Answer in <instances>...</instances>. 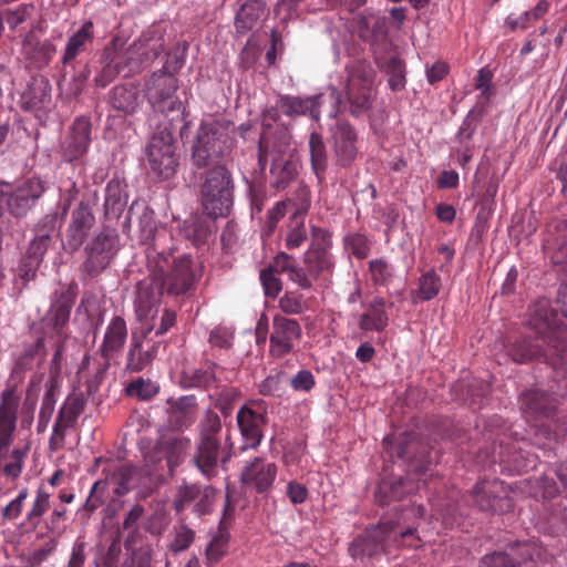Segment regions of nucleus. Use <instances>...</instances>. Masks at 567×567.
Instances as JSON below:
<instances>
[{
  "label": "nucleus",
  "mask_w": 567,
  "mask_h": 567,
  "mask_svg": "<svg viewBox=\"0 0 567 567\" xmlns=\"http://www.w3.org/2000/svg\"><path fill=\"white\" fill-rule=\"evenodd\" d=\"M143 239H153V248L147 252L148 277L140 280L136 288L135 312L140 320L152 315L163 295L181 296L193 290L196 276L193 260L187 255L174 257L171 252L157 251L161 238L166 231L155 233L154 220L145 214L141 219Z\"/></svg>",
  "instance_id": "obj_1"
},
{
  "label": "nucleus",
  "mask_w": 567,
  "mask_h": 567,
  "mask_svg": "<svg viewBox=\"0 0 567 567\" xmlns=\"http://www.w3.org/2000/svg\"><path fill=\"white\" fill-rule=\"evenodd\" d=\"M528 326L536 338H519L505 348L516 363L544 360L555 369L567 368V343L565 315L554 309L547 299L537 300L528 312Z\"/></svg>",
  "instance_id": "obj_2"
},
{
  "label": "nucleus",
  "mask_w": 567,
  "mask_h": 567,
  "mask_svg": "<svg viewBox=\"0 0 567 567\" xmlns=\"http://www.w3.org/2000/svg\"><path fill=\"white\" fill-rule=\"evenodd\" d=\"M422 506H410L402 511L396 522L386 520L373 528L367 529L362 535L355 537L350 544L348 551L353 559L373 557L384 550V543L393 539L399 545L419 547L420 537L416 535L414 525H405L409 518H421Z\"/></svg>",
  "instance_id": "obj_3"
},
{
  "label": "nucleus",
  "mask_w": 567,
  "mask_h": 567,
  "mask_svg": "<svg viewBox=\"0 0 567 567\" xmlns=\"http://www.w3.org/2000/svg\"><path fill=\"white\" fill-rule=\"evenodd\" d=\"M270 161L269 185L271 188L282 190L298 177V163L293 159L290 144L286 137L270 141L265 135L259 138L258 167L265 172Z\"/></svg>",
  "instance_id": "obj_4"
},
{
  "label": "nucleus",
  "mask_w": 567,
  "mask_h": 567,
  "mask_svg": "<svg viewBox=\"0 0 567 567\" xmlns=\"http://www.w3.org/2000/svg\"><path fill=\"white\" fill-rule=\"evenodd\" d=\"M234 140L216 120L202 121L192 145V162L197 168L219 165L233 150Z\"/></svg>",
  "instance_id": "obj_5"
},
{
  "label": "nucleus",
  "mask_w": 567,
  "mask_h": 567,
  "mask_svg": "<svg viewBox=\"0 0 567 567\" xmlns=\"http://www.w3.org/2000/svg\"><path fill=\"white\" fill-rule=\"evenodd\" d=\"M177 79L167 72L156 71L144 84L145 97L155 114L168 118L171 125L174 121H184L185 106L176 95Z\"/></svg>",
  "instance_id": "obj_6"
},
{
  "label": "nucleus",
  "mask_w": 567,
  "mask_h": 567,
  "mask_svg": "<svg viewBox=\"0 0 567 567\" xmlns=\"http://www.w3.org/2000/svg\"><path fill=\"white\" fill-rule=\"evenodd\" d=\"M200 198L205 213L210 217L229 214L234 199V182L225 165H215L205 172Z\"/></svg>",
  "instance_id": "obj_7"
},
{
  "label": "nucleus",
  "mask_w": 567,
  "mask_h": 567,
  "mask_svg": "<svg viewBox=\"0 0 567 567\" xmlns=\"http://www.w3.org/2000/svg\"><path fill=\"white\" fill-rule=\"evenodd\" d=\"M346 96L353 116L367 113L374 100L375 71L367 60H354L347 66Z\"/></svg>",
  "instance_id": "obj_8"
},
{
  "label": "nucleus",
  "mask_w": 567,
  "mask_h": 567,
  "mask_svg": "<svg viewBox=\"0 0 567 567\" xmlns=\"http://www.w3.org/2000/svg\"><path fill=\"white\" fill-rule=\"evenodd\" d=\"M145 153L148 173L155 178L168 179L175 175L178 158L175 152L173 132L167 125L152 135Z\"/></svg>",
  "instance_id": "obj_9"
},
{
  "label": "nucleus",
  "mask_w": 567,
  "mask_h": 567,
  "mask_svg": "<svg viewBox=\"0 0 567 567\" xmlns=\"http://www.w3.org/2000/svg\"><path fill=\"white\" fill-rule=\"evenodd\" d=\"M45 192L44 182L39 177L28 178L20 184H0V202L16 218H22L37 205Z\"/></svg>",
  "instance_id": "obj_10"
},
{
  "label": "nucleus",
  "mask_w": 567,
  "mask_h": 567,
  "mask_svg": "<svg viewBox=\"0 0 567 567\" xmlns=\"http://www.w3.org/2000/svg\"><path fill=\"white\" fill-rule=\"evenodd\" d=\"M470 499L474 507L488 514H503L514 507L511 486L497 478L478 481L470 493Z\"/></svg>",
  "instance_id": "obj_11"
},
{
  "label": "nucleus",
  "mask_w": 567,
  "mask_h": 567,
  "mask_svg": "<svg viewBox=\"0 0 567 567\" xmlns=\"http://www.w3.org/2000/svg\"><path fill=\"white\" fill-rule=\"evenodd\" d=\"M71 205V198L59 203L56 210L43 216L34 226V237L30 241L24 256L42 264L43 257L51 246L53 235L60 229Z\"/></svg>",
  "instance_id": "obj_12"
},
{
  "label": "nucleus",
  "mask_w": 567,
  "mask_h": 567,
  "mask_svg": "<svg viewBox=\"0 0 567 567\" xmlns=\"http://www.w3.org/2000/svg\"><path fill=\"white\" fill-rule=\"evenodd\" d=\"M384 443L391 456L409 461L410 471L419 475L429 470L432 463L430 450L414 433H402L393 441L386 437Z\"/></svg>",
  "instance_id": "obj_13"
},
{
  "label": "nucleus",
  "mask_w": 567,
  "mask_h": 567,
  "mask_svg": "<svg viewBox=\"0 0 567 567\" xmlns=\"http://www.w3.org/2000/svg\"><path fill=\"white\" fill-rule=\"evenodd\" d=\"M519 409L524 417L537 425L545 426L546 421L551 420L557 414L560 404L559 396L538 388L527 389L519 395Z\"/></svg>",
  "instance_id": "obj_14"
},
{
  "label": "nucleus",
  "mask_w": 567,
  "mask_h": 567,
  "mask_svg": "<svg viewBox=\"0 0 567 567\" xmlns=\"http://www.w3.org/2000/svg\"><path fill=\"white\" fill-rule=\"evenodd\" d=\"M233 457V446L223 445L220 440L198 437L192 463L208 480L217 476L218 468L226 470Z\"/></svg>",
  "instance_id": "obj_15"
},
{
  "label": "nucleus",
  "mask_w": 567,
  "mask_h": 567,
  "mask_svg": "<svg viewBox=\"0 0 567 567\" xmlns=\"http://www.w3.org/2000/svg\"><path fill=\"white\" fill-rule=\"evenodd\" d=\"M241 436V451L256 450L264 439L267 424V410L262 402L243 405L236 416Z\"/></svg>",
  "instance_id": "obj_16"
},
{
  "label": "nucleus",
  "mask_w": 567,
  "mask_h": 567,
  "mask_svg": "<svg viewBox=\"0 0 567 567\" xmlns=\"http://www.w3.org/2000/svg\"><path fill=\"white\" fill-rule=\"evenodd\" d=\"M219 497V491L212 485L185 483L182 484L176 492L174 509L177 513H182L187 506L192 505V509L196 515H209L213 513Z\"/></svg>",
  "instance_id": "obj_17"
},
{
  "label": "nucleus",
  "mask_w": 567,
  "mask_h": 567,
  "mask_svg": "<svg viewBox=\"0 0 567 567\" xmlns=\"http://www.w3.org/2000/svg\"><path fill=\"white\" fill-rule=\"evenodd\" d=\"M120 237L115 229L104 228L86 247V260L83 262L84 271L94 277L104 270L116 255Z\"/></svg>",
  "instance_id": "obj_18"
},
{
  "label": "nucleus",
  "mask_w": 567,
  "mask_h": 567,
  "mask_svg": "<svg viewBox=\"0 0 567 567\" xmlns=\"http://www.w3.org/2000/svg\"><path fill=\"white\" fill-rule=\"evenodd\" d=\"M20 403L21 396L16 385L7 386L0 393V456L14 443Z\"/></svg>",
  "instance_id": "obj_19"
},
{
  "label": "nucleus",
  "mask_w": 567,
  "mask_h": 567,
  "mask_svg": "<svg viewBox=\"0 0 567 567\" xmlns=\"http://www.w3.org/2000/svg\"><path fill=\"white\" fill-rule=\"evenodd\" d=\"M518 555L519 560L506 553L486 555L481 559V567H538L535 557L542 563L543 567L550 563L547 550L535 542L520 544Z\"/></svg>",
  "instance_id": "obj_20"
},
{
  "label": "nucleus",
  "mask_w": 567,
  "mask_h": 567,
  "mask_svg": "<svg viewBox=\"0 0 567 567\" xmlns=\"http://www.w3.org/2000/svg\"><path fill=\"white\" fill-rule=\"evenodd\" d=\"M329 143L332 147L336 163L341 167H350L358 155V134L355 128L346 120H337L329 128Z\"/></svg>",
  "instance_id": "obj_21"
},
{
  "label": "nucleus",
  "mask_w": 567,
  "mask_h": 567,
  "mask_svg": "<svg viewBox=\"0 0 567 567\" xmlns=\"http://www.w3.org/2000/svg\"><path fill=\"white\" fill-rule=\"evenodd\" d=\"M302 329L298 320L281 315L272 319L269 352L274 358H282L290 353L301 339Z\"/></svg>",
  "instance_id": "obj_22"
},
{
  "label": "nucleus",
  "mask_w": 567,
  "mask_h": 567,
  "mask_svg": "<svg viewBox=\"0 0 567 567\" xmlns=\"http://www.w3.org/2000/svg\"><path fill=\"white\" fill-rule=\"evenodd\" d=\"M278 467L265 457H254L247 462L240 473V482L258 494L267 493L274 485Z\"/></svg>",
  "instance_id": "obj_23"
},
{
  "label": "nucleus",
  "mask_w": 567,
  "mask_h": 567,
  "mask_svg": "<svg viewBox=\"0 0 567 567\" xmlns=\"http://www.w3.org/2000/svg\"><path fill=\"white\" fill-rule=\"evenodd\" d=\"M100 62L102 68L94 78V82L99 87H106L126 69L128 70L125 75L138 69L131 56L121 54L112 47H106L103 50Z\"/></svg>",
  "instance_id": "obj_24"
},
{
  "label": "nucleus",
  "mask_w": 567,
  "mask_h": 567,
  "mask_svg": "<svg viewBox=\"0 0 567 567\" xmlns=\"http://www.w3.org/2000/svg\"><path fill=\"white\" fill-rule=\"evenodd\" d=\"M75 298L76 293L71 287L53 293L50 308L43 319L45 331L68 330Z\"/></svg>",
  "instance_id": "obj_25"
},
{
  "label": "nucleus",
  "mask_w": 567,
  "mask_h": 567,
  "mask_svg": "<svg viewBox=\"0 0 567 567\" xmlns=\"http://www.w3.org/2000/svg\"><path fill=\"white\" fill-rule=\"evenodd\" d=\"M159 343L148 338L147 333L132 336L130 349L126 354L125 370L141 372L152 364L157 355Z\"/></svg>",
  "instance_id": "obj_26"
},
{
  "label": "nucleus",
  "mask_w": 567,
  "mask_h": 567,
  "mask_svg": "<svg viewBox=\"0 0 567 567\" xmlns=\"http://www.w3.org/2000/svg\"><path fill=\"white\" fill-rule=\"evenodd\" d=\"M91 143V123L86 118H76L62 144L63 158L70 163L80 161Z\"/></svg>",
  "instance_id": "obj_27"
},
{
  "label": "nucleus",
  "mask_w": 567,
  "mask_h": 567,
  "mask_svg": "<svg viewBox=\"0 0 567 567\" xmlns=\"http://www.w3.org/2000/svg\"><path fill=\"white\" fill-rule=\"evenodd\" d=\"M94 223L95 218L89 205L80 203L72 213L71 223L66 230L68 249L71 251L78 250L83 245Z\"/></svg>",
  "instance_id": "obj_28"
},
{
  "label": "nucleus",
  "mask_w": 567,
  "mask_h": 567,
  "mask_svg": "<svg viewBox=\"0 0 567 567\" xmlns=\"http://www.w3.org/2000/svg\"><path fill=\"white\" fill-rule=\"evenodd\" d=\"M322 103V95L309 97L282 95L277 102V107L287 116L309 115L313 121L319 122Z\"/></svg>",
  "instance_id": "obj_29"
},
{
  "label": "nucleus",
  "mask_w": 567,
  "mask_h": 567,
  "mask_svg": "<svg viewBox=\"0 0 567 567\" xmlns=\"http://www.w3.org/2000/svg\"><path fill=\"white\" fill-rule=\"evenodd\" d=\"M94 39V23L87 20L68 38L61 63L64 66L72 64L81 54L89 50Z\"/></svg>",
  "instance_id": "obj_30"
},
{
  "label": "nucleus",
  "mask_w": 567,
  "mask_h": 567,
  "mask_svg": "<svg viewBox=\"0 0 567 567\" xmlns=\"http://www.w3.org/2000/svg\"><path fill=\"white\" fill-rule=\"evenodd\" d=\"M168 423L172 429L182 431L188 429L196 420L197 399L194 394L183 395L167 401Z\"/></svg>",
  "instance_id": "obj_31"
},
{
  "label": "nucleus",
  "mask_w": 567,
  "mask_h": 567,
  "mask_svg": "<svg viewBox=\"0 0 567 567\" xmlns=\"http://www.w3.org/2000/svg\"><path fill=\"white\" fill-rule=\"evenodd\" d=\"M415 484L404 477H386L382 478L378 484L374 498L380 506L389 505L392 502L402 499L410 494Z\"/></svg>",
  "instance_id": "obj_32"
},
{
  "label": "nucleus",
  "mask_w": 567,
  "mask_h": 567,
  "mask_svg": "<svg viewBox=\"0 0 567 567\" xmlns=\"http://www.w3.org/2000/svg\"><path fill=\"white\" fill-rule=\"evenodd\" d=\"M157 449L165 454L171 471L179 466L190 447V440L179 434L164 435L157 442Z\"/></svg>",
  "instance_id": "obj_33"
},
{
  "label": "nucleus",
  "mask_w": 567,
  "mask_h": 567,
  "mask_svg": "<svg viewBox=\"0 0 567 567\" xmlns=\"http://www.w3.org/2000/svg\"><path fill=\"white\" fill-rule=\"evenodd\" d=\"M303 264L315 281L329 284L334 272V257L331 252L306 251Z\"/></svg>",
  "instance_id": "obj_34"
},
{
  "label": "nucleus",
  "mask_w": 567,
  "mask_h": 567,
  "mask_svg": "<svg viewBox=\"0 0 567 567\" xmlns=\"http://www.w3.org/2000/svg\"><path fill=\"white\" fill-rule=\"evenodd\" d=\"M127 338V327L125 320L116 316L109 323L104 333L103 342L99 349V355L113 357L121 351Z\"/></svg>",
  "instance_id": "obj_35"
},
{
  "label": "nucleus",
  "mask_w": 567,
  "mask_h": 567,
  "mask_svg": "<svg viewBox=\"0 0 567 567\" xmlns=\"http://www.w3.org/2000/svg\"><path fill=\"white\" fill-rule=\"evenodd\" d=\"M266 14L264 0H246L237 10L235 28L237 33L246 34L251 31Z\"/></svg>",
  "instance_id": "obj_36"
},
{
  "label": "nucleus",
  "mask_w": 567,
  "mask_h": 567,
  "mask_svg": "<svg viewBox=\"0 0 567 567\" xmlns=\"http://www.w3.org/2000/svg\"><path fill=\"white\" fill-rule=\"evenodd\" d=\"M110 103L116 111L132 115L142 103L140 90L135 85H116L110 92Z\"/></svg>",
  "instance_id": "obj_37"
},
{
  "label": "nucleus",
  "mask_w": 567,
  "mask_h": 567,
  "mask_svg": "<svg viewBox=\"0 0 567 567\" xmlns=\"http://www.w3.org/2000/svg\"><path fill=\"white\" fill-rule=\"evenodd\" d=\"M218 367L214 363L209 364L206 369H186L181 373L179 385L183 389H204L209 390L219 386V381L216 377V369Z\"/></svg>",
  "instance_id": "obj_38"
},
{
  "label": "nucleus",
  "mask_w": 567,
  "mask_h": 567,
  "mask_svg": "<svg viewBox=\"0 0 567 567\" xmlns=\"http://www.w3.org/2000/svg\"><path fill=\"white\" fill-rule=\"evenodd\" d=\"M216 217L195 216L186 219L182 231L186 239L190 240L196 247L205 245L215 230Z\"/></svg>",
  "instance_id": "obj_39"
},
{
  "label": "nucleus",
  "mask_w": 567,
  "mask_h": 567,
  "mask_svg": "<svg viewBox=\"0 0 567 567\" xmlns=\"http://www.w3.org/2000/svg\"><path fill=\"white\" fill-rule=\"evenodd\" d=\"M311 169L316 175L318 183L326 181V172L328 168V152L323 136L318 132H311L308 140Z\"/></svg>",
  "instance_id": "obj_40"
},
{
  "label": "nucleus",
  "mask_w": 567,
  "mask_h": 567,
  "mask_svg": "<svg viewBox=\"0 0 567 567\" xmlns=\"http://www.w3.org/2000/svg\"><path fill=\"white\" fill-rule=\"evenodd\" d=\"M383 298H374L364 313L360 316L359 327L363 331H383L389 322Z\"/></svg>",
  "instance_id": "obj_41"
},
{
  "label": "nucleus",
  "mask_w": 567,
  "mask_h": 567,
  "mask_svg": "<svg viewBox=\"0 0 567 567\" xmlns=\"http://www.w3.org/2000/svg\"><path fill=\"white\" fill-rule=\"evenodd\" d=\"M29 450V445L7 449L0 456V473L7 478L17 480L23 472Z\"/></svg>",
  "instance_id": "obj_42"
},
{
  "label": "nucleus",
  "mask_w": 567,
  "mask_h": 567,
  "mask_svg": "<svg viewBox=\"0 0 567 567\" xmlns=\"http://www.w3.org/2000/svg\"><path fill=\"white\" fill-rule=\"evenodd\" d=\"M51 102L50 91L43 82L28 84L20 97L24 111L35 112L45 109Z\"/></svg>",
  "instance_id": "obj_43"
},
{
  "label": "nucleus",
  "mask_w": 567,
  "mask_h": 567,
  "mask_svg": "<svg viewBox=\"0 0 567 567\" xmlns=\"http://www.w3.org/2000/svg\"><path fill=\"white\" fill-rule=\"evenodd\" d=\"M50 508V494L43 488L37 491L35 497L21 524L27 532H34L40 526L43 515Z\"/></svg>",
  "instance_id": "obj_44"
},
{
  "label": "nucleus",
  "mask_w": 567,
  "mask_h": 567,
  "mask_svg": "<svg viewBox=\"0 0 567 567\" xmlns=\"http://www.w3.org/2000/svg\"><path fill=\"white\" fill-rule=\"evenodd\" d=\"M127 204V197L120 182L111 181L105 188V215L109 218L117 219L124 212Z\"/></svg>",
  "instance_id": "obj_45"
},
{
  "label": "nucleus",
  "mask_w": 567,
  "mask_h": 567,
  "mask_svg": "<svg viewBox=\"0 0 567 567\" xmlns=\"http://www.w3.org/2000/svg\"><path fill=\"white\" fill-rule=\"evenodd\" d=\"M103 474L107 475L111 484H114V493L118 496L125 495L128 491V483L133 477V467L128 464H111L103 470Z\"/></svg>",
  "instance_id": "obj_46"
},
{
  "label": "nucleus",
  "mask_w": 567,
  "mask_h": 567,
  "mask_svg": "<svg viewBox=\"0 0 567 567\" xmlns=\"http://www.w3.org/2000/svg\"><path fill=\"white\" fill-rule=\"evenodd\" d=\"M70 339L71 336L69 330L45 331L44 341L48 342L53 349V357L51 360L52 370L60 371L63 361V353Z\"/></svg>",
  "instance_id": "obj_47"
},
{
  "label": "nucleus",
  "mask_w": 567,
  "mask_h": 567,
  "mask_svg": "<svg viewBox=\"0 0 567 567\" xmlns=\"http://www.w3.org/2000/svg\"><path fill=\"white\" fill-rule=\"evenodd\" d=\"M159 392V385L151 379L138 377L125 388V394L140 401H150Z\"/></svg>",
  "instance_id": "obj_48"
},
{
  "label": "nucleus",
  "mask_w": 567,
  "mask_h": 567,
  "mask_svg": "<svg viewBox=\"0 0 567 567\" xmlns=\"http://www.w3.org/2000/svg\"><path fill=\"white\" fill-rule=\"evenodd\" d=\"M441 287V277L434 269H430L420 277L416 296L421 301L432 300L439 295Z\"/></svg>",
  "instance_id": "obj_49"
},
{
  "label": "nucleus",
  "mask_w": 567,
  "mask_h": 567,
  "mask_svg": "<svg viewBox=\"0 0 567 567\" xmlns=\"http://www.w3.org/2000/svg\"><path fill=\"white\" fill-rule=\"evenodd\" d=\"M85 408V400L82 394L69 395L62 406L60 408L58 415L61 420H65L69 424L75 425L79 416L82 414Z\"/></svg>",
  "instance_id": "obj_50"
},
{
  "label": "nucleus",
  "mask_w": 567,
  "mask_h": 567,
  "mask_svg": "<svg viewBox=\"0 0 567 567\" xmlns=\"http://www.w3.org/2000/svg\"><path fill=\"white\" fill-rule=\"evenodd\" d=\"M35 11L32 2L21 3L13 9L0 10L2 22L6 21L11 30L30 19Z\"/></svg>",
  "instance_id": "obj_51"
},
{
  "label": "nucleus",
  "mask_w": 567,
  "mask_h": 567,
  "mask_svg": "<svg viewBox=\"0 0 567 567\" xmlns=\"http://www.w3.org/2000/svg\"><path fill=\"white\" fill-rule=\"evenodd\" d=\"M482 106H474L463 120L457 134V141L467 147L468 142L472 140L477 126L483 117L480 114Z\"/></svg>",
  "instance_id": "obj_52"
},
{
  "label": "nucleus",
  "mask_w": 567,
  "mask_h": 567,
  "mask_svg": "<svg viewBox=\"0 0 567 567\" xmlns=\"http://www.w3.org/2000/svg\"><path fill=\"white\" fill-rule=\"evenodd\" d=\"M55 386L51 385L44 393L38 416V433L47 430L55 409Z\"/></svg>",
  "instance_id": "obj_53"
},
{
  "label": "nucleus",
  "mask_w": 567,
  "mask_h": 567,
  "mask_svg": "<svg viewBox=\"0 0 567 567\" xmlns=\"http://www.w3.org/2000/svg\"><path fill=\"white\" fill-rule=\"evenodd\" d=\"M369 272L374 285L386 286L394 276L393 266L384 258H377L369 262Z\"/></svg>",
  "instance_id": "obj_54"
},
{
  "label": "nucleus",
  "mask_w": 567,
  "mask_h": 567,
  "mask_svg": "<svg viewBox=\"0 0 567 567\" xmlns=\"http://www.w3.org/2000/svg\"><path fill=\"white\" fill-rule=\"evenodd\" d=\"M293 208V215H306L311 206V192L309 187L300 183L292 197L286 199Z\"/></svg>",
  "instance_id": "obj_55"
},
{
  "label": "nucleus",
  "mask_w": 567,
  "mask_h": 567,
  "mask_svg": "<svg viewBox=\"0 0 567 567\" xmlns=\"http://www.w3.org/2000/svg\"><path fill=\"white\" fill-rule=\"evenodd\" d=\"M228 540V533L220 528L219 532L212 538L206 548V557L209 563L215 564L221 559L226 553Z\"/></svg>",
  "instance_id": "obj_56"
},
{
  "label": "nucleus",
  "mask_w": 567,
  "mask_h": 567,
  "mask_svg": "<svg viewBox=\"0 0 567 567\" xmlns=\"http://www.w3.org/2000/svg\"><path fill=\"white\" fill-rule=\"evenodd\" d=\"M221 431V421L219 415L208 410L199 423L198 437H208L209 440H219L218 434Z\"/></svg>",
  "instance_id": "obj_57"
},
{
  "label": "nucleus",
  "mask_w": 567,
  "mask_h": 567,
  "mask_svg": "<svg viewBox=\"0 0 567 567\" xmlns=\"http://www.w3.org/2000/svg\"><path fill=\"white\" fill-rule=\"evenodd\" d=\"M279 309L287 315H300L306 309L303 296L298 291H286L279 299Z\"/></svg>",
  "instance_id": "obj_58"
},
{
  "label": "nucleus",
  "mask_w": 567,
  "mask_h": 567,
  "mask_svg": "<svg viewBox=\"0 0 567 567\" xmlns=\"http://www.w3.org/2000/svg\"><path fill=\"white\" fill-rule=\"evenodd\" d=\"M332 240L331 233L319 226L311 227V243L307 251L331 252Z\"/></svg>",
  "instance_id": "obj_59"
},
{
  "label": "nucleus",
  "mask_w": 567,
  "mask_h": 567,
  "mask_svg": "<svg viewBox=\"0 0 567 567\" xmlns=\"http://www.w3.org/2000/svg\"><path fill=\"white\" fill-rule=\"evenodd\" d=\"M389 85L393 91H400L405 85V71L403 62L398 58H391L386 63Z\"/></svg>",
  "instance_id": "obj_60"
},
{
  "label": "nucleus",
  "mask_w": 567,
  "mask_h": 567,
  "mask_svg": "<svg viewBox=\"0 0 567 567\" xmlns=\"http://www.w3.org/2000/svg\"><path fill=\"white\" fill-rule=\"evenodd\" d=\"M113 357H101L94 359V374L86 381L89 393H94L99 390L101 383L105 379V374L111 367V359Z\"/></svg>",
  "instance_id": "obj_61"
},
{
  "label": "nucleus",
  "mask_w": 567,
  "mask_h": 567,
  "mask_svg": "<svg viewBox=\"0 0 567 567\" xmlns=\"http://www.w3.org/2000/svg\"><path fill=\"white\" fill-rule=\"evenodd\" d=\"M546 436L549 440H567V416L561 415L559 410L554 419L546 421Z\"/></svg>",
  "instance_id": "obj_62"
},
{
  "label": "nucleus",
  "mask_w": 567,
  "mask_h": 567,
  "mask_svg": "<svg viewBox=\"0 0 567 567\" xmlns=\"http://www.w3.org/2000/svg\"><path fill=\"white\" fill-rule=\"evenodd\" d=\"M437 518H441L446 527L452 528L454 525H458V517L463 516V512L458 504H437L435 506Z\"/></svg>",
  "instance_id": "obj_63"
},
{
  "label": "nucleus",
  "mask_w": 567,
  "mask_h": 567,
  "mask_svg": "<svg viewBox=\"0 0 567 567\" xmlns=\"http://www.w3.org/2000/svg\"><path fill=\"white\" fill-rule=\"evenodd\" d=\"M347 247L359 259L365 258L370 252L371 243L363 234H352L346 239Z\"/></svg>",
  "instance_id": "obj_64"
}]
</instances>
